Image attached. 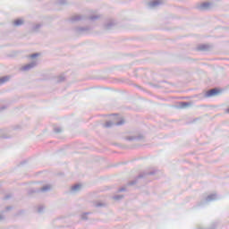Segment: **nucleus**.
Listing matches in <instances>:
<instances>
[{
  "instance_id": "obj_1",
  "label": "nucleus",
  "mask_w": 229,
  "mask_h": 229,
  "mask_svg": "<svg viewBox=\"0 0 229 229\" xmlns=\"http://www.w3.org/2000/svg\"><path fill=\"white\" fill-rule=\"evenodd\" d=\"M157 171H151V172H142L140 173L134 180L130 181L127 185L130 187L131 185H137L140 180H146L148 176H153Z\"/></svg>"
},
{
  "instance_id": "obj_2",
  "label": "nucleus",
  "mask_w": 229,
  "mask_h": 229,
  "mask_svg": "<svg viewBox=\"0 0 229 229\" xmlns=\"http://www.w3.org/2000/svg\"><path fill=\"white\" fill-rule=\"evenodd\" d=\"M48 191H51L50 185H45L41 188H32L29 191V194H35L37 192H48Z\"/></svg>"
},
{
  "instance_id": "obj_3",
  "label": "nucleus",
  "mask_w": 229,
  "mask_h": 229,
  "mask_svg": "<svg viewBox=\"0 0 229 229\" xmlns=\"http://www.w3.org/2000/svg\"><path fill=\"white\" fill-rule=\"evenodd\" d=\"M216 199H217V194H210L204 200L199 202V207H203V205L210 203V201H216Z\"/></svg>"
},
{
  "instance_id": "obj_4",
  "label": "nucleus",
  "mask_w": 229,
  "mask_h": 229,
  "mask_svg": "<svg viewBox=\"0 0 229 229\" xmlns=\"http://www.w3.org/2000/svg\"><path fill=\"white\" fill-rule=\"evenodd\" d=\"M123 124H124V120L121 119L118 122L107 121L104 126L105 128H112V126H123Z\"/></svg>"
},
{
  "instance_id": "obj_5",
  "label": "nucleus",
  "mask_w": 229,
  "mask_h": 229,
  "mask_svg": "<svg viewBox=\"0 0 229 229\" xmlns=\"http://www.w3.org/2000/svg\"><path fill=\"white\" fill-rule=\"evenodd\" d=\"M214 6L212 2H204L197 6L198 10L205 11V10H211Z\"/></svg>"
},
{
  "instance_id": "obj_6",
  "label": "nucleus",
  "mask_w": 229,
  "mask_h": 229,
  "mask_svg": "<svg viewBox=\"0 0 229 229\" xmlns=\"http://www.w3.org/2000/svg\"><path fill=\"white\" fill-rule=\"evenodd\" d=\"M90 30L89 26L74 28V31L77 35H83L84 33H87V31H90Z\"/></svg>"
},
{
  "instance_id": "obj_7",
  "label": "nucleus",
  "mask_w": 229,
  "mask_h": 229,
  "mask_svg": "<svg viewBox=\"0 0 229 229\" xmlns=\"http://www.w3.org/2000/svg\"><path fill=\"white\" fill-rule=\"evenodd\" d=\"M220 93L221 90H219L218 89H209L204 94V98H214V96H217Z\"/></svg>"
},
{
  "instance_id": "obj_8",
  "label": "nucleus",
  "mask_w": 229,
  "mask_h": 229,
  "mask_svg": "<svg viewBox=\"0 0 229 229\" xmlns=\"http://www.w3.org/2000/svg\"><path fill=\"white\" fill-rule=\"evenodd\" d=\"M85 20H87V16L85 15H75L70 19L71 22H78V21H85Z\"/></svg>"
},
{
  "instance_id": "obj_9",
  "label": "nucleus",
  "mask_w": 229,
  "mask_h": 229,
  "mask_svg": "<svg viewBox=\"0 0 229 229\" xmlns=\"http://www.w3.org/2000/svg\"><path fill=\"white\" fill-rule=\"evenodd\" d=\"M36 66H37V62L32 61L31 63L21 67V71H30V69H33V67H36Z\"/></svg>"
},
{
  "instance_id": "obj_10",
  "label": "nucleus",
  "mask_w": 229,
  "mask_h": 229,
  "mask_svg": "<svg viewBox=\"0 0 229 229\" xmlns=\"http://www.w3.org/2000/svg\"><path fill=\"white\" fill-rule=\"evenodd\" d=\"M160 4H162L161 0H154L148 3L149 8H157V6H160Z\"/></svg>"
},
{
  "instance_id": "obj_11",
  "label": "nucleus",
  "mask_w": 229,
  "mask_h": 229,
  "mask_svg": "<svg viewBox=\"0 0 229 229\" xmlns=\"http://www.w3.org/2000/svg\"><path fill=\"white\" fill-rule=\"evenodd\" d=\"M80 191H81V184H75L71 188V192H72L73 194L76 192H80Z\"/></svg>"
},
{
  "instance_id": "obj_12",
  "label": "nucleus",
  "mask_w": 229,
  "mask_h": 229,
  "mask_svg": "<svg viewBox=\"0 0 229 229\" xmlns=\"http://www.w3.org/2000/svg\"><path fill=\"white\" fill-rule=\"evenodd\" d=\"M114 26H115V23L112 20H110L109 21L105 23L104 28L105 30H112Z\"/></svg>"
},
{
  "instance_id": "obj_13",
  "label": "nucleus",
  "mask_w": 229,
  "mask_h": 229,
  "mask_svg": "<svg viewBox=\"0 0 229 229\" xmlns=\"http://www.w3.org/2000/svg\"><path fill=\"white\" fill-rule=\"evenodd\" d=\"M198 51H208V49H210V46L208 45H199L197 47Z\"/></svg>"
},
{
  "instance_id": "obj_14",
  "label": "nucleus",
  "mask_w": 229,
  "mask_h": 229,
  "mask_svg": "<svg viewBox=\"0 0 229 229\" xmlns=\"http://www.w3.org/2000/svg\"><path fill=\"white\" fill-rule=\"evenodd\" d=\"M22 24H24V20L23 19H16L13 21V26H16V27L22 26Z\"/></svg>"
},
{
  "instance_id": "obj_15",
  "label": "nucleus",
  "mask_w": 229,
  "mask_h": 229,
  "mask_svg": "<svg viewBox=\"0 0 229 229\" xmlns=\"http://www.w3.org/2000/svg\"><path fill=\"white\" fill-rule=\"evenodd\" d=\"M40 28H42V24L38 23L32 27L31 31H33V33H38V30H40Z\"/></svg>"
},
{
  "instance_id": "obj_16",
  "label": "nucleus",
  "mask_w": 229,
  "mask_h": 229,
  "mask_svg": "<svg viewBox=\"0 0 229 229\" xmlns=\"http://www.w3.org/2000/svg\"><path fill=\"white\" fill-rule=\"evenodd\" d=\"M10 81V77L9 76H4L0 78V85H4V83H6V81Z\"/></svg>"
},
{
  "instance_id": "obj_17",
  "label": "nucleus",
  "mask_w": 229,
  "mask_h": 229,
  "mask_svg": "<svg viewBox=\"0 0 229 229\" xmlns=\"http://www.w3.org/2000/svg\"><path fill=\"white\" fill-rule=\"evenodd\" d=\"M191 102H181L180 108H187L188 106H191Z\"/></svg>"
},
{
  "instance_id": "obj_18",
  "label": "nucleus",
  "mask_w": 229,
  "mask_h": 229,
  "mask_svg": "<svg viewBox=\"0 0 229 229\" xmlns=\"http://www.w3.org/2000/svg\"><path fill=\"white\" fill-rule=\"evenodd\" d=\"M89 214H90V212H86V213H83L82 215H81V219L83 220V221H87V219H89V217H87L88 216H89Z\"/></svg>"
},
{
  "instance_id": "obj_19",
  "label": "nucleus",
  "mask_w": 229,
  "mask_h": 229,
  "mask_svg": "<svg viewBox=\"0 0 229 229\" xmlns=\"http://www.w3.org/2000/svg\"><path fill=\"white\" fill-rule=\"evenodd\" d=\"M139 140V137H135V136H129L125 138V140Z\"/></svg>"
},
{
  "instance_id": "obj_20",
  "label": "nucleus",
  "mask_w": 229,
  "mask_h": 229,
  "mask_svg": "<svg viewBox=\"0 0 229 229\" xmlns=\"http://www.w3.org/2000/svg\"><path fill=\"white\" fill-rule=\"evenodd\" d=\"M95 207H96L97 208H101V207H106V204H105V203H103V202H97V203L95 204Z\"/></svg>"
},
{
  "instance_id": "obj_21",
  "label": "nucleus",
  "mask_w": 229,
  "mask_h": 229,
  "mask_svg": "<svg viewBox=\"0 0 229 229\" xmlns=\"http://www.w3.org/2000/svg\"><path fill=\"white\" fill-rule=\"evenodd\" d=\"M99 17H100L99 15H91L88 19H89V21H98Z\"/></svg>"
},
{
  "instance_id": "obj_22",
  "label": "nucleus",
  "mask_w": 229,
  "mask_h": 229,
  "mask_svg": "<svg viewBox=\"0 0 229 229\" xmlns=\"http://www.w3.org/2000/svg\"><path fill=\"white\" fill-rule=\"evenodd\" d=\"M113 198L116 201H119V199H123V198H124V196H123V195H114Z\"/></svg>"
},
{
  "instance_id": "obj_23",
  "label": "nucleus",
  "mask_w": 229,
  "mask_h": 229,
  "mask_svg": "<svg viewBox=\"0 0 229 229\" xmlns=\"http://www.w3.org/2000/svg\"><path fill=\"white\" fill-rule=\"evenodd\" d=\"M54 131H55V133H62V128L61 127H55Z\"/></svg>"
},
{
  "instance_id": "obj_24",
  "label": "nucleus",
  "mask_w": 229,
  "mask_h": 229,
  "mask_svg": "<svg viewBox=\"0 0 229 229\" xmlns=\"http://www.w3.org/2000/svg\"><path fill=\"white\" fill-rule=\"evenodd\" d=\"M39 55H40V54H38V53H34V54H32V55H30V58H37V57L39 56Z\"/></svg>"
},
{
  "instance_id": "obj_25",
  "label": "nucleus",
  "mask_w": 229,
  "mask_h": 229,
  "mask_svg": "<svg viewBox=\"0 0 229 229\" xmlns=\"http://www.w3.org/2000/svg\"><path fill=\"white\" fill-rule=\"evenodd\" d=\"M59 83H62V81H65V77L60 76L57 81Z\"/></svg>"
},
{
  "instance_id": "obj_26",
  "label": "nucleus",
  "mask_w": 229,
  "mask_h": 229,
  "mask_svg": "<svg viewBox=\"0 0 229 229\" xmlns=\"http://www.w3.org/2000/svg\"><path fill=\"white\" fill-rule=\"evenodd\" d=\"M38 212L39 214H42V212H44V207L43 206H39L38 208Z\"/></svg>"
},
{
  "instance_id": "obj_27",
  "label": "nucleus",
  "mask_w": 229,
  "mask_h": 229,
  "mask_svg": "<svg viewBox=\"0 0 229 229\" xmlns=\"http://www.w3.org/2000/svg\"><path fill=\"white\" fill-rule=\"evenodd\" d=\"M59 4H61V5L67 4V1L66 0H60Z\"/></svg>"
},
{
  "instance_id": "obj_28",
  "label": "nucleus",
  "mask_w": 229,
  "mask_h": 229,
  "mask_svg": "<svg viewBox=\"0 0 229 229\" xmlns=\"http://www.w3.org/2000/svg\"><path fill=\"white\" fill-rule=\"evenodd\" d=\"M7 108H8V106H2L0 107V110H1V112H3V110H6Z\"/></svg>"
},
{
  "instance_id": "obj_29",
  "label": "nucleus",
  "mask_w": 229,
  "mask_h": 229,
  "mask_svg": "<svg viewBox=\"0 0 229 229\" xmlns=\"http://www.w3.org/2000/svg\"><path fill=\"white\" fill-rule=\"evenodd\" d=\"M126 191V188L123 187V188H119L118 192H124Z\"/></svg>"
},
{
  "instance_id": "obj_30",
  "label": "nucleus",
  "mask_w": 229,
  "mask_h": 229,
  "mask_svg": "<svg viewBox=\"0 0 229 229\" xmlns=\"http://www.w3.org/2000/svg\"><path fill=\"white\" fill-rule=\"evenodd\" d=\"M1 139H8V136L3 134V135H0Z\"/></svg>"
},
{
  "instance_id": "obj_31",
  "label": "nucleus",
  "mask_w": 229,
  "mask_h": 229,
  "mask_svg": "<svg viewBox=\"0 0 229 229\" xmlns=\"http://www.w3.org/2000/svg\"><path fill=\"white\" fill-rule=\"evenodd\" d=\"M12 197L10 195H6L4 199H10Z\"/></svg>"
},
{
  "instance_id": "obj_32",
  "label": "nucleus",
  "mask_w": 229,
  "mask_h": 229,
  "mask_svg": "<svg viewBox=\"0 0 229 229\" xmlns=\"http://www.w3.org/2000/svg\"><path fill=\"white\" fill-rule=\"evenodd\" d=\"M4 219V216L3 215H0V221H3Z\"/></svg>"
},
{
  "instance_id": "obj_33",
  "label": "nucleus",
  "mask_w": 229,
  "mask_h": 229,
  "mask_svg": "<svg viewBox=\"0 0 229 229\" xmlns=\"http://www.w3.org/2000/svg\"><path fill=\"white\" fill-rule=\"evenodd\" d=\"M6 210H12V207L11 206L6 207Z\"/></svg>"
},
{
  "instance_id": "obj_34",
  "label": "nucleus",
  "mask_w": 229,
  "mask_h": 229,
  "mask_svg": "<svg viewBox=\"0 0 229 229\" xmlns=\"http://www.w3.org/2000/svg\"><path fill=\"white\" fill-rule=\"evenodd\" d=\"M199 229H201V228H199Z\"/></svg>"
}]
</instances>
